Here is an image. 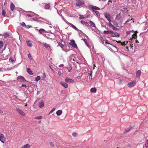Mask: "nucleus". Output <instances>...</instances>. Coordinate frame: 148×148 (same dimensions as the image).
I'll list each match as a JSON object with an SVG mask.
<instances>
[{
	"label": "nucleus",
	"mask_w": 148,
	"mask_h": 148,
	"mask_svg": "<svg viewBox=\"0 0 148 148\" xmlns=\"http://www.w3.org/2000/svg\"><path fill=\"white\" fill-rule=\"evenodd\" d=\"M112 31H110V30H107V31H104L103 32V34H112Z\"/></svg>",
	"instance_id": "obj_13"
},
{
	"label": "nucleus",
	"mask_w": 148,
	"mask_h": 148,
	"mask_svg": "<svg viewBox=\"0 0 148 148\" xmlns=\"http://www.w3.org/2000/svg\"><path fill=\"white\" fill-rule=\"evenodd\" d=\"M2 72L3 71L2 70L0 69V72Z\"/></svg>",
	"instance_id": "obj_61"
},
{
	"label": "nucleus",
	"mask_w": 148,
	"mask_h": 148,
	"mask_svg": "<svg viewBox=\"0 0 148 148\" xmlns=\"http://www.w3.org/2000/svg\"><path fill=\"white\" fill-rule=\"evenodd\" d=\"M126 48L128 51H129L128 47V46L126 47Z\"/></svg>",
	"instance_id": "obj_56"
},
{
	"label": "nucleus",
	"mask_w": 148,
	"mask_h": 148,
	"mask_svg": "<svg viewBox=\"0 0 148 148\" xmlns=\"http://www.w3.org/2000/svg\"><path fill=\"white\" fill-rule=\"evenodd\" d=\"M86 44L88 46H89L87 42Z\"/></svg>",
	"instance_id": "obj_57"
},
{
	"label": "nucleus",
	"mask_w": 148,
	"mask_h": 148,
	"mask_svg": "<svg viewBox=\"0 0 148 148\" xmlns=\"http://www.w3.org/2000/svg\"><path fill=\"white\" fill-rule=\"evenodd\" d=\"M69 44L75 48H77V45L75 43V41L73 40H71V42L69 43Z\"/></svg>",
	"instance_id": "obj_4"
},
{
	"label": "nucleus",
	"mask_w": 148,
	"mask_h": 148,
	"mask_svg": "<svg viewBox=\"0 0 148 148\" xmlns=\"http://www.w3.org/2000/svg\"><path fill=\"white\" fill-rule=\"evenodd\" d=\"M27 28H30L31 27V26L29 25H27L26 26V27Z\"/></svg>",
	"instance_id": "obj_51"
},
{
	"label": "nucleus",
	"mask_w": 148,
	"mask_h": 148,
	"mask_svg": "<svg viewBox=\"0 0 148 148\" xmlns=\"http://www.w3.org/2000/svg\"><path fill=\"white\" fill-rule=\"evenodd\" d=\"M30 145H29V144H27L24 146H22L21 148H30Z\"/></svg>",
	"instance_id": "obj_21"
},
{
	"label": "nucleus",
	"mask_w": 148,
	"mask_h": 148,
	"mask_svg": "<svg viewBox=\"0 0 148 148\" xmlns=\"http://www.w3.org/2000/svg\"><path fill=\"white\" fill-rule=\"evenodd\" d=\"M67 68L69 72H70L71 70L72 69L71 67L70 66H67Z\"/></svg>",
	"instance_id": "obj_31"
},
{
	"label": "nucleus",
	"mask_w": 148,
	"mask_h": 148,
	"mask_svg": "<svg viewBox=\"0 0 148 148\" xmlns=\"http://www.w3.org/2000/svg\"><path fill=\"white\" fill-rule=\"evenodd\" d=\"M136 42L138 43V40H136Z\"/></svg>",
	"instance_id": "obj_62"
},
{
	"label": "nucleus",
	"mask_w": 148,
	"mask_h": 148,
	"mask_svg": "<svg viewBox=\"0 0 148 148\" xmlns=\"http://www.w3.org/2000/svg\"><path fill=\"white\" fill-rule=\"evenodd\" d=\"M109 21V24H110V23H111V21L110 18H109L108 19H107Z\"/></svg>",
	"instance_id": "obj_48"
},
{
	"label": "nucleus",
	"mask_w": 148,
	"mask_h": 148,
	"mask_svg": "<svg viewBox=\"0 0 148 148\" xmlns=\"http://www.w3.org/2000/svg\"><path fill=\"white\" fill-rule=\"evenodd\" d=\"M42 116H37V117H36L34 118V119H35L39 120V119H42Z\"/></svg>",
	"instance_id": "obj_30"
},
{
	"label": "nucleus",
	"mask_w": 148,
	"mask_h": 148,
	"mask_svg": "<svg viewBox=\"0 0 148 148\" xmlns=\"http://www.w3.org/2000/svg\"><path fill=\"white\" fill-rule=\"evenodd\" d=\"M81 23L83 24H85V23L86 22H85L84 21H81Z\"/></svg>",
	"instance_id": "obj_44"
},
{
	"label": "nucleus",
	"mask_w": 148,
	"mask_h": 148,
	"mask_svg": "<svg viewBox=\"0 0 148 148\" xmlns=\"http://www.w3.org/2000/svg\"><path fill=\"white\" fill-rule=\"evenodd\" d=\"M127 43H128L127 41L126 42L124 41V42H122V43H121V45H125L127 44Z\"/></svg>",
	"instance_id": "obj_29"
},
{
	"label": "nucleus",
	"mask_w": 148,
	"mask_h": 148,
	"mask_svg": "<svg viewBox=\"0 0 148 148\" xmlns=\"http://www.w3.org/2000/svg\"><path fill=\"white\" fill-rule=\"evenodd\" d=\"M16 110L20 114L21 116H24L25 115V114L23 111L22 110L19 108H16Z\"/></svg>",
	"instance_id": "obj_3"
},
{
	"label": "nucleus",
	"mask_w": 148,
	"mask_h": 148,
	"mask_svg": "<svg viewBox=\"0 0 148 148\" xmlns=\"http://www.w3.org/2000/svg\"><path fill=\"white\" fill-rule=\"evenodd\" d=\"M100 39L102 42H103L104 41V40L103 39L102 37H100Z\"/></svg>",
	"instance_id": "obj_42"
},
{
	"label": "nucleus",
	"mask_w": 148,
	"mask_h": 148,
	"mask_svg": "<svg viewBox=\"0 0 148 148\" xmlns=\"http://www.w3.org/2000/svg\"><path fill=\"white\" fill-rule=\"evenodd\" d=\"M3 113V111L0 109V113L2 114Z\"/></svg>",
	"instance_id": "obj_54"
},
{
	"label": "nucleus",
	"mask_w": 148,
	"mask_h": 148,
	"mask_svg": "<svg viewBox=\"0 0 148 148\" xmlns=\"http://www.w3.org/2000/svg\"><path fill=\"white\" fill-rule=\"evenodd\" d=\"M62 113V111L61 110H58L56 112V114L58 116L60 115Z\"/></svg>",
	"instance_id": "obj_17"
},
{
	"label": "nucleus",
	"mask_w": 148,
	"mask_h": 148,
	"mask_svg": "<svg viewBox=\"0 0 148 148\" xmlns=\"http://www.w3.org/2000/svg\"><path fill=\"white\" fill-rule=\"evenodd\" d=\"M3 47V43L1 42H0V48H1Z\"/></svg>",
	"instance_id": "obj_39"
},
{
	"label": "nucleus",
	"mask_w": 148,
	"mask_h": 148,
	"mask_svg": "<svg viewBox=\"0 0 148 148\" xmlns=\"http://www.w3.org/2000/svg\"><path fill=\"white\" fill-rule=\"evenodd\" d=\"M95 12L97 16H99V12L98 11H96L94 12Z\"/></svg>",
	"instance_id": "obj_35"
},
{
	"label": "nucleus",
	"mask_w": 148,
	"mask_h": 148,
	"mask_svg": "<svg viewBox=\"0 0 148 148\" xmlns=\"http://www.w3.org/2000/svg\"><path fill=\"white\" fill-rule=\"evenodd\" d=\"M133 47V45L132 44H131V47L132 48Z\"/></svg>",
	"instance_id": "obj_58"
},
{
	"label": "nucleus",
	"mask_w": 148,
	"mask_h": 148,
	"mask_svg": "<svg viewBox=\"0 0 148 148\" xmlns=\"http://www.w3.org/2000/svg\"><path fill=\"white\" fill-rule=\"evenodd\" d=\"M108 40H106V41H105V43H106V44H109V45H112V46H113L112 44H110L109 43H108Z\"/></svg>",
	"instance_id": "obj_37"
},
{
	"label": "nucleus",
	"mask_w": 148,
	"mask_h": 148,
	"mask_svg": "<svg viewBox=\"0 0 148 148\" xmlns=\"http://www.w3.org/2000/svg\"><path fill=\"white\" fill-rule=\"evenodd\" d=\"M63 41V40L62 39H61V42H62Z\"/></svg>",
	"instance_id": "obj_63"
},
{
	"label": "nucleus",
	"mask_w": 148,
	"mask_h": 148,
	"mask_svg": "<svg viewBox=\"0 0 148 148\" xmlns=\"http://www.w3.org/2000/svg\"><path fill=\"white\" fill-rule=\"evenodd\" d=\"M79 18L80 19H83L84 18V17H83V16H80V17Z\"/></svg>",
	"instance_id": "obj_52"
},
{
	"label": "nucleus",
	"mask_w": 148,
	"mask_h": 148,
	"mask_svg": "<svg viewBox=\"0 0 148 148\" xmlns=\"http://www.w3.org/2000/svg\"><path fill=\"white\" fill-rule=\"evenodd\" d=\"M21 25L23 26V27H26V25L25 23L24 22H22V23H21Z\"/></svg>",
	"instance_id": "obj_36"
},
{
	"label": "nucleus",
	"mask_w": 148,
	"mask_h": 148,
	"mask_svg": "<svg viewBox=\"0 0 148 148\" xmlns=\"http://www.w3.org/2000/svg\"><path fill=\"white\" fill-rule=\"evenodd\" d=\"M27 72L30 75H33V73H32V71L29 68L27 69Z\"/></svg>",
	"instance_id": "obj_16"
},
{
	"label": "nucleus",
	"mask_w": 148,
	"mask_h": 148,
	"mask_svg": "<svg viewBox=\"0 0 148 148\" xmlns=\"http://www.w3.org/2000/svg\"><path fill=\"white\" fill-rule=\"evenodd\" d=\"M83 40L86 44L87 42V41L86 39H84Z\"/></svg>",
	"instance_id": "obj_47"
},
{
	"label": "nucleus",
	"mask_w": 148,
	"mask_h": 148,
	"mask_svg": "<svg viewBox=\"0 0 148 148\" xmlns=\"http://www.w3.org/2000/svg\"><path fill=\"white\" fill-rule=\"evenodd\" d=\"M72 135L74 137H76L77 136V134L76 132H73L72 134Z\"/></svg>",
	"instance_id": "obj_41"
},
{
	"label": "nucleus",
	"mask_w": 148,
	"mask_h": 148,
	"mask_svg": "<svg viewBox=\"0 0 148 148\" xmlns=\"http://www.w3.org/2000/svg\"><path fill=\"white\" fill-rule=\"evenodd\" d=\"M58 46H60L62 48L64 46V45L60 42L58 44Z\"/></svg>",
	"instance_id": "obj_32"
},
{
	"label": "nucleus",
	"mask_w": 148,
	"mask_h": 148,
	"mask_svg": "<svg viewBox=\"0 0 148 148\" xmlns=\"http://www.w3.org/2000/svg\"><path fill=\"white\" fill-rule=\"evenodd\" d=\"M131 32V31H127V32H126V33L128 34H130Z\"/></svg>",
	"instance_id": "obj_45"
},
{
	"label": "nucleus",
	"mask_w": 148,
	"mask_h": 148,
	"mask_svg": "<svg viewBox=\"0 0 148 148\" xmlns=\"http://www.w3.org/2000/svg\"><path fill=\"white\" fill-rule=\"evenodd\" d=\"M97 91L96 89L95 88H92L90 90V91L91 92L95 93Z\"/></svg>",
	"instance_id": "obj_19"
},
{
	"label": "nucleus",
	"mask_w": 148,
	"mask_h": 148,
	"mask_svg": "<svg viewBox=\"0 0 148 148\" xmlns=\"http://www.w3.org/2000/svg\"><path fill=\"white\" fill-rule=\"evenodd\" d=\"M141 75V71L140 70H138L136 73V75L137 77H139Z\"/></svg>",
	"instance_id": "obj_15"
},
{
	"label": "nucleus",
	"mask_w": 148,
	"mask_h": 148,
	"mask_svg": "<svg viewBox=\"0 0 148 148\" xmlns=\"http://www.w3.org/2000/svg\"><path fill=\"white\" fill-rule=\"evenodd\" d=\"M119 33L117 32L114 33L113 31L111 34V36L112 37H119Z\"/></svg>",
	"instance_id": "obj_10"
},
{
	"label": "nucleus",
	"mask_w": 148,
	"mask_h": 148,
	"mask_svg": "<svg viewBox=\"0 0 148 148\" xmlns=\"http://www.w3.org/2000/svg\"><path fill=\"white\" fill-rule=\"evenodd\" d=\"M55 108H53V109L50 111L49 114L52 113L53 111H55Z\"/></svg>",
	"instance_id": "obj_40"
},
{
	"label": "nucleus",
	"mask_w": 148,
	"mask_h": 148,
	"mask_svg": "<svg viewBox=\"0 0 148 148\" xmlns=\"http://www.w3.org/2000/svg\"><path fill=\"white\" fill-rule=\"evenodd\" d=\"M131 127H129L125 131L123 132L124 133H125L126 132H129L130 130H131Z\"/></svg>",
	"instance_id": "obj_28"
},
{
	"label": "nucleus",
	"mask_w": 148,
	"mask_h": 148,
	"mask_svg": "<svg viewBox=\"0 0 148 148\" xmlns=\"http://www.w3.org/2000/svg\"><path fill=\"white\" fill-rule=\"evenodd\" d=\"M90 23L91 25L93 27H96L95 24L92 21H90Z\"/></svg>",
	"instance_id": "obj_26"
},
{
	"label": "nucleus",
	"mask_w": 148,
	"mask_h": 148,
	"mask_svg": "<svg viewBox=\"0 0 148 148\" xmlns=\"http://www.w3.org/2000/svg\"><path fill=\"white\" fill-rule=\"evenodd\" d=\"M145 146L146 147H148V140H147L145 143Z\"/></svg>",
	"instance_id": "obj_34"
},
{
	"label": "nucleus",
	"mask_w": 148,
	"mask_h": 148,
	"mask_svg": "<svg viewBox=\"0 0 148 148\" xmlns=\"http://www.w3.org/2000/svg\"><path fill=\"white\" fill-rule=\"evenodd\" d=\"M131 31V32H134V30H131V31Z\"/></svg>",
	"instance_id": "obj_60"
},
{
	"label": "nucleus",
	"mask_w": 148,
	"mask_h": 148,
	"mask_svg": "<svg viewBox=\"0 0 148 148\" xmlns=\"http://www.w3.org/2000/svg\"><path fill=\"white\" fill-rule=\"evenodd\" d=\"M40 79V76H38L37 77H36L35 79V80L36 81H38Z\"/></svg>",
	"instance_id": "obj_33"
},
{
	"label": "nucleus",
	"mask_w": 148,
	"mask_h": 148,
	"mask_svg": "<svg viewBox=\"0 0 148 148\" xmlns=\"http://www.w3.org/2000/svg\"><path fill=\"white\" fill-rule=\"evenodd\" d=\"M71 25L72 26V27L74 28L75 30L76 31H78V29L74 25H73L72 24H71Z\"/></svg>",
	"instance_id": "obj_27"
},
{
	"label": "nucleus",
	"mask_w": 148,
	"mask_h": 148,
	"mask_svg": "<svg viewBox=\"0 0 148 148\" xmlns=\"http://www.w3.org/2000/svg\"><path fill=\"white\" fill-rule=\"evenodd\" d=\"M5 138L4 137V135L1 134H0V141L2 142L3 143L5 142Z\"/></svg>",
	"instance_id": "obj_7"
},
{
	"label": "nucleus",
	"mask_w": 148,
	"mask_h": 148,
	"mask_svg": "<svg viewBox=\"0 0 148 148\" xmlns=\"http://www.w3.org/2000/svg\"><path fill=\"white\" fill-rule=\"evenodd\" d=\"M103 14L105 17L107 19L111 18V16L110 14L108 13L107 12L104 13Z\"/></svg>",
	"instance_id": "obj_8"
},
{
	"label": "nucleus",
	"mask_w": 148,
	"mask_h": 148,
	"mask_svg": "<svg viewBox=\"0 0 148 148\" xmlns=\"http://www.w3.org/2000/svg\"><path fill=\"white\" fill-rule=\"evenodd\" d=\"M43 5L45 6V9H49L50 7V4L49 3H44Z\"/></svg>",
	"instance_id": "obj_12"
},
{
	"label": "nucleus",
	"mask_w": 148,
	"mask_h": 148,
	"mask_svg": "<svg viewBox=\"0 0 148 148\" xmlns=\"http://www.w3.org/2000/svg\"><path fill=\"white\" fill-rule=\"evenodd\" d=\"M28 58H30V59H31V54H30V53H29L28 55Z\"/></svg>",
	"instance_id": "obj_43"
},
{
	"label": "nucleus",
	"mask_w": 148,
	"mask_h": 148,
	"mask_svg": "<svg viewBox=\"0 0 148 148\" xmlns=\"http://www.w3.org/2000/svg\"><path fill=\"white\" fill-rule=\"evenodd\" d=\"M39 107L41 108L44 106V103L43 101H42L41 102L38 104Z\"/></svg>",
	"instance_id": "obj_18"
},
{
	"label": "nucleus",
	"mask_w": 148,
	"mask_h": 148,
	"mask_svg": "<svg viewBox=\"0 0 148 148\" xmlns=\"http://www.w3.org/2000/svg\"><path fill=\"white\" fill-rule=\"evenodd\" d=\"M27 16L29 17H32V16L30 14H27Z\"/></svg>",
	"instance_id": "obj_49"
},
{
	"label": "nucleus",
	"mask_w": 148,
	"mask_h": 148,
	"mask_svg": "<svg viewBox=\"0 0 148 148\" xmlns=\"http://www.w3.org/2000/svg\"><path fill=\"white\" fill-rule=\"evenodd\" d=\"M26 42H27V45L28 46H29V47H31L32 46V44L29 40H26Z\"/></svg>",
	"instance_id": "obj_22"
},
{
	"label": "nucleus",
	"mask_w": 148,
	"mask_h": 148,
	"mask_svg": "<svg viewBox=\"0 0 148 148\" xmlns=\"http://www.w3.org/2000/svg\"><path fill=\"white\" fill-rule=\"evenodd\" d=\"M85 24L86 26H88V23L87 22H86Z\"/></svg>",
	"instance_id": "obj_50"
},
{
	"label": "nucleus",
	"mask_w": 148,
	"mask_h": 148,
	"mask_svg": "<svg viewBox=\"0 0 148 148\" xmlns=\"http://www.w3.org/2000/svg\"><path fill=\"white\" fill-rule=\"evenodd\" d=\"M89 7L92 9V10L94 12L96 11L95 10H100V8L99 7L92 5H90Z\"/></svg>",
	"instance_id": "obj_5"
},
{
	"label": "nucleus",
	"mask_w": 148,
	"mask_h": 148,
	"mask_svg": "<svg viewBox=\"0 0 148 148\" xmlns=\"http://www.w3.org/2000/svg\"><path fill=\"white\" fill-rule=\"evenodd\" d=\"M60 84L65 88H67L68 87V84L64 82H61Z\"/></svg>",
	"instance_id": "obj_11"
},
{
	"label": "nucleus",
	"mask_w": 148,
	"mask_h": 148,
	"mask_svg": "<svg viewBox=\"0 0 148 148\" xmlns=\"http://www.w3.org/2000/svg\"><path fill=\"white\" fill-rule=\"evenodd\" d=\"M46 77V76H44V77H43V78H45Z\"/></svg>",
	"instance_id": "obj_64"
},
{
	"label": "nucleus",
	"mask_w": 148,
	"mask_h": 148,
	"mask_svg": "<svg viewBox=\"0 0 148 148\" xmlns=\"http://www.w3.org/2000/svg\"><path fill=\"white\" fill-rule=\"evenodd\" d=\"M137 31H135L134 34L132 35V38H137Z\"/></svg>",
	"instance_id": "obj_20"
},
{
	"label": "nucleus",
	"mask_w": 148,
	"mask_h": 148,
	"mask_svg": "<svg viewBox=\"0 0 148 148\" xmlns=\"http://www.w3.org/2000/svg\"><path fill=\"white\" fill-rule=\"evenodd\" d=\"M65 80L66 82L68 83H71L74 82V81L73 80L68 77H66Z\"/></svg>",
	"instance_id": "obj_9"
},
{
	"label": "nucleus",
	"mask_w": 148,
	"mask_h": 148,
	"mask_svg": "<svg viewBox=\"0 0 148 148\" xmlns=\"http://www.w3.org/2000/svg\"><path fill=\"white\" fill-rule=\"evenodd\" d=\"M17 79L19 81L25 82L26 81L24 77L21 76L17 77Z\"/></svg>",
	"instance_id": "obj_6"
},
{
	"label": "nucleus",
	"mask_w": 148,
	"mask_h": 148,
	"mask_svg": "<svg viewBox=\"0 0 148 148\" xmlns=\"http://www.w3.org/2000/svg\"><path fill=\"white\" fill-rule=\"evenodd\" d=\"M130 19H128V20H127V21H126V23H128V22H130Z\"/></svg>",
	"instance_id": "obj_53"
},
{
	"label": "nucleus",
	"mask_w": 148,
	"mask_h": 148,
	"mask_svg": "<svg viewBox=\"0 0 148 148\" xmlns=\"http://www.w3.org/2000/svg\"><path fill=\"white\" fill-rule=\"evenodd\" d=\"M43 45L45 47L47 48H50V46L49 45L47 44V43H43Z\"/></svg>",
	"instance_id": "obj_25"
},
{
	"label": "nucleus",
	"mask_w": 148,
	"mask_h": 148,
	"mask_svg": "<svg viewBox=\"0 0 148 148\" xmlns=\"http://www.w3.org/2000/svg\"><path fill=\"white\" fill-rule=\"evenodd\" d=\"M136 83V80H134L128 83L127 86L131 88L135 86Z\"/></svg>",
	"instance_id": "obj_2"
},
{
	"label": "nucleus",
	"mask_w": 148,
	"mask_h": 148,
	"mask_svg": "<svg viewBox=\"0 0 148 148\" xmlns=\"http://www.w3.org/2000/svg\"><path fill=\"white\" fill-rule=\"evenodd\" d=\"M76 5L77 6H80L84 5L85 4L84 1L82 0H76Z\"/></svg>",
	"instance_id": "obj_1"
},
{
	"label": "nucleus",
	"mask_w": 148,
	"mask_h": 148,
	"mask_svg": "<svg viewBox=\"0 0 148 148\" xmlns=\"http://www.w3.org/2000/svg\"><path fill=\"white\" fill-rule=\"evenodd\" d=\"M5 10H3L2 12V14L3 16H5Z\"/></svg>",
	"instance_id": "obj_38"
},
{
	"label": "nucleus",
	"mask_w": 148,
	"mask_h": 148,
	"mask_svg": "<svg viewBox=\"0 0 148 148\" xmlns=\"http://www.w3.org/2000/svg\"><path fill=\"white\" fill-rule=\"evenodd\" d=\"M117 43H121H121H122V42H121V41H119L118 42H117Z\"/></svg>",
	"instance_id": "obj_55"
},
{
	"label": "nucleus",
	"mask_w": 148,
	"mask_h": 148,
	"mask_svg": "<svg viewBox=\"0 0 148 148\" xmlns=\"http://www.w3.org/2000/svg\"><path fill=\"white\" fill-rule=\"evenodd\" d=\"M92 72H91L90 73V76L91 77H92Z\"/></svg>",
	"instance_id": "obj_59"
},
{
	"label": "nucleus",
	"mask_w": 148,
	"mask_h": 148,
	"mask_svg": "<svg viewBox=\"0 0 148 148\" xmlns=\"http://www.w3.org/2000/svg\"><path fill=\"white\" fill-rule=\"evenodd\" d=\"M15 6L14 4L13 3H11L10 5V8L12 11L14 10V9Z\"/></svg>",
	"instance_id": "obj_23"
},
{
	"label": "nucleus",
	"mask_w": 148,
	"mask_h": 148,
	"mask_svg": "<svg viewBox=\"0 0 148 148\" xmlns=\"http://www.w3.org/2000/svg\"><path fill=\"white\" fill-rule=\"evenodd\" d=\"M45 31V30L43 29H40L39 30V32L40 34H42Z\"/></svg>",
	"instance_id": "obj_24"
},
{
	"label": "nucleus",
	"mask_w": 148,
	"mask_h": 148,
	"mask_svg": "<svg viewBox=\"0 0 148 148\" xmlns=\"http://www.w3.org/2000/svg\"><path fill=\"white\" fill-rule=\"evenodd\" d=\"M109 26L110 27H112V29L114 30H116V31L118 30V29L117 28H115L114 26L111 23H110V24H109Z\"/></svg>",
	"instance_id": "obj_14"
},
{
	"label": "nucleus",
	"mask_w": 148,
	"mask_h": 148,
	"mask_svg": "<svg viewBox=\"0 0 148 148\" xmlns=\"http://www.w3.org/2000/svg\"><path fill=\"white\" fill-rule=\"evenodd\" d=\"M22 86L23 87H27V86L25 84H22Z\"/></svg>",
	"instance_id": "obj_46"
}]
</instances>
